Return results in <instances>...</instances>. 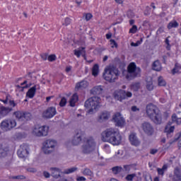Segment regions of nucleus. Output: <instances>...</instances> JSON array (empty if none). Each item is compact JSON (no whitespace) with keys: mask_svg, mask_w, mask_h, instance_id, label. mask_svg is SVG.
<instances>
[{"mask_svg":"<svg viewBox=\"0 0 181 181\" xmlns=\"http://www.w3.org/2000/svg\"><path fill=\"white\" fill-rule=\"evenodd\" d=\"M131 97H132V93L125 90H120L115 95V100H118L119 101L131 98Z\"/></svg>","mask_w":181,"mask_h":181,"instance_id":"ddd939ff","label":"nucleus"},{"mask_svg":"<svg viewBox=\"0 0 181 181\" xmlns=\"http://www.w3.org/2000/svg\"><path fill=\"white\" fill-rule=\"evenodd\" d=\"M100 98L94 96L86 100L84 107L85 108H88V114H94L100 108Z\"/></svg>","mask_w":181,"mask_h":181,"instance_id":"39448f33","label":"nucleus"},{"mask_svg":"<svg viewBox=\"0 0 181 181\" xmlns=\"http://www.w3.org/2000/svg\"><path fill=\"white\" fill-rule=\"evenodd\" d=\"M41 57H42V60H47V59H48L47 54H41Z\"/></svg>","mask_w":181,"mask_h":181,"instance_id":"e2e57ef3","label":"nucleus"},{"mask_svg":"<svg viewBox=\"0 0 181 181\" xmlns=\"http://www.w3.org/2000/svg\"><path fill=\"white\" fill-rule=\"evenodd\" d=\"M101 140L103 142H109L112 145L118 146L122 141V136L118 130L114 128H109L101 133Z\"/></svg>","mask_w":181,"mask_h":181,"instance_id":"f257e3e1","label":"nucleus"},{"mask_svg":"<svg viewBox=\"0 0 181 181\" xmlns=\"http://www.w3.org/2000/svg\"><path fill=\"white\" fill-rule=\"evenodd\" d=\"M177 138L175 139L176 141H177L178 139H180L181 138V132L178 134H176Z\"/></svg>","mask_w":181,"mask_h":181,"instance_id":"774afa93","label":"nucleus"},{"mask_svg":"<svg viewBox=\"0 0 181 181\" xmlns=\"http://www.w3.org/2000/svg\"><path fill=\"white\" fill-rule=\"evenodd\" d=\"M9 98H11V95H7L6 97V100H2L4 104H8V101L10 107H16V105H17L16 103H15L14 100H9Z\"/></svg>","mask_w":181,"mask_h":181,"instance_id":"a878e982","label":"nucleus"},{"mask_svg":"<svg viewBox=\"0 0 181 181\" xmlns=\"http://www.w3.org/2000/svg\"><path fill=\"white\" fill-rule=\"evenodd\" d=\"M112 121L115 123V127L122 128L125 125V119L122 117V115L119 112H116L112 115Z\"/></svg>","mask_w":181,"mask_h":181,"instance_id":"f8f14e48","label":"nucleus"},{"mask_svg":"<svg viewBox=\"0 0 181 181\" xmlns=\"http://www.w3.org/2000/svg\"><path fill=\"white\" fill-rule=\"evenodd\" d=\"M82 173L84 176L93 177V175H94V173L90 170V168H85Z\"/></svg>","mask_w":181,"mask_h":181,"instance_id":"f704fd0d","label":"nucleus"},{"mask_svg":"<svg viewBox=\"0 0 181 181\" xmlns=\"http://www.w3.org/2000/svg\"><path fill=\"white\" fill-rule=\"evenodd\" d=\"M102 93L103 88L101 86H95L90 90V93L93 95H100V94H102Z\"/></svg>","mask_w":181,"mask_h":181,"instance_id":"5701e85b","label":"nucleus"},{"mask_svg":"<svg viewBox=\"0 0 181 181\" xmlns=\"http://www.w3.org/2000/svg\"><path fill=\"white\" fill-rule=\"evenodd\" d=\"M56 114H57L56 107H49L43 111L42 118H45V119H50V118H53V117L56 115Z\"/></svg>","mask_w":181,"mask_h":181,"instance_id":"4468645a","label":"nucleus"},{"mask_svg":"<svg viewBox=\"0 0 181 181\" xmlns=\"http://www.w3.org/2000/svg\"><path fill=\"white\" fill-rule=\"evenodd\" d=\"M101 140L103 142H109L112 145L118 146L122 141V136L118 130L114 128H109L101 133Z\"/></svg>","mask_w":181,"mask_h":181,"instance_id":"f03ea898","label":"nucleus"},{"mask_svg":"<svg viewBox=\"0 0 181 181\" xmlns=\"http://www.w3.org/2000/svg\"><path fill=\"white\" fill-rule=\"evenodd\" d=\"M99 66L98 64H95L92 69V74L94 76V77H97L98 76L99 73Z\"/></svg>","mask_w":181,"mask_h":181,"instance_id":"7c9ffc66","label":"nucleus"},{"mask_svg":"<svg viewBox=\"0 0 181 181\" xmlns=\"http://www.w3.org/2000/svg\"><path fill=\"white\" fill-rule=\"evenodd\" d=\"M127 73L126 78L132 80V78L141 76V69L136 67L135 62H131L127 66Z\"/></svg>","mask_w":181,"mask_h":181,"instance_id":"0eeeda50","label":"nucleus"},{"mask_svg":"<svg viewBox=\"0 0 181 181\" xmlns=\"http://www.w3.org/2000/svg\"><path fill=\"white\" fill-rule=\"evenodd\" d=\"M166 169H168V165H164L162 167V168H158L157 172H158V175L163 176V175L165 174V170H166Z\"/></svg>","mask_w":181,"mask_h":181,"instance_id":"4c0bfd02","label":"nucleus"},{"mask_svg":"<svg viewBox=\"0 0 181 181\" xmlns=\"http://www.w3.org/2000/svg\"><path fill=\"white\" fill-rule=\"evenodd\" d=\"M83 16L85 18L86 22H88V21L93 18V14H91V13H84Z\"/></svg>","mask_w":181,"mask_h":181,"instance_id":"79ce46f5","label":"nucleus"},{"mask_svg":"<svg viewBox=\"0 0 181 181\" xmlns=\"http://www.w3.org/2000/svg\"><path fill=\"white\" fill-rule=\"evenodd\" d=\"M146 113L147 117L156 125H160L162 124V112L156 105L152 103L148 104L146 107Z\"/></svg>","mask_w":181,"mask_h":181,"instance_id":"7ed1b4c3","label":"nucleus"},{"mask_svg":"<svg viewBox=\"0 0 181 181\" xmlns=\"http://www.w3.org/2000/svg\"><path fill=\"white\" fill-rule=\"evenodd\" d=\"M43 175L45 176V177H46L47 179L50 177V174L48 172L44 171L43 173Z\"/></svg>","mask_w":181,"mask_h":181,"instance_id":"0e129e2a","label":"nucleus"},{"mask_svg":"<svg viewBox=\"0 0 181 181\" xmlns=\"http://www.w3.org/2000/svg\"><path fill=\"white\" fill-rule=\"evenodd\" d=\"M77 101H78V95L74 93L69 100L70 107H76V103H77Z\"/></svg>","mask_w":181,"mask_h":181,"instance_id":"bb28decb","label":"nucleus"},{"mask_svg":"<svg viewBox=\"0 0 181 181\" xmlns=\"http://www.w3.org/2000/svg\"><path fill=\"white\" fill-rule=\"evenodd\" d=\"M172 121L173 122H176L177 125H180L181 124V118H177V116H176V114L173 115Z\"/></svg>","mask_w":181,"mask_h":181,"instance_id":"ea45409f","label":"nucleus"},{"mask_svg":"<svg viewBox=\"0 0 181 181\" xmlns=\"http://www.w3.org/2000/svg\"><path fill=\"white\" fill-rule=\"evenodd\" d=\"M41 130V134L42 136H47V134H49V127L47 126H42L40 127Z\"/></svg>","mask_w":181,"mask_h":181,"instance_id":"2f4dec72","label":"nucleus"},{"mask_svg":"<svg viewBox=\"0 0 181 181\" xmlns=\"http://www.w3.org/2000/svg\"><path fill=\"white\" fill-rule=\"evenodd\" d=\"M16 127V121L13 119H5L1 123V128L3 131H11Z\"/></svg>","mask_w":181,"mask_h":181,"instance_id":"9b49d317","label":"nucleus"},{"mask_svg":"<svg viewBox=\"0 0 181 181\" xmlns=\"http://www.w3.org/2000/svg\"><path fill=\"white\" fill-rule=\"evenodd\" d=\"M158 81V86L160 87H165V86H166V81H165V79H163V77L159 76Z\"/></svg>","mask_w":181,"mask_h":181,"instance_id":"58836bf2","label":"nucleus"},{"mask_svg":"<svg viewBox=\"0 0 181 181\" xmlns=\"http://www.w3.org/2000/svg\"><path fill=\"white\" fill-rule=\"evenodd\" d=\"M110 45L112 48L118 47V44L117 43V42H115V40H110Z\"/></svg>","mask_w":181,"mask_h":181,"instance_id":"3c124183","label":"nucleus"},{"mask_svg":"<svg viewBox=\"0 0 181 181\" xmlns=\"http://www.w3.org/2000/svg\"><path fill=\"white\" fill-rule=\"evenodd\" d=\"M112 37V33H109L106 34V39H107V40L111 39Z\"/></svg>","mask_w":181,"mask_h":181,"instance_id":"338daca9","label":"nucleus"},{"mask_svg":"<svg viewBox=\"0 0 181 181\" xmlns=\"http://www.w3.org/2000/svg\"><path fill=\"white\" fill-rule=\"evenodd\" d=\"M176 73H179V66H177V64H175V67L172 70V74L175 75Z\"/></svg>","mask_w":181,"mask_h":181,"instance_id":"09e8293b","label":"nucleus"},{"mask_svg":"<svg viewBox=\"0 0 181 181\" xmlns=\"http://www.w3.org/2000/svg\"><path fill=\"white\" fill-rule=\"evenodd\" d=\"M110 117H111V113L108 111H103L100 112L97 118L98 122L103 124V122H105V121H108L110 119Z\"/></svg>","mask_w":181,"mask_h":181,"instance_id":"f3484780","label":"nucleus"},{"mask_svg":"<svg viewBox=\"0 0 181 181\" xmlns=\"http://www.w3.org/2000/svg\"><path fill=\"white\" fill-rule=\"evenodd\" d=\"M141 129H143L144 134L151 136V135H153L154 129L153 126L148 122H144L141 124Z\"/></svg>","mask_w":181,"mask_h":181,"instance_id":"2eb2a0df","label":"nucleus"},{"mask_svg":"<svg viewBox=\"0 0 181 181\" xmlns=\"http://www.w3.org/2000/svg\"><path fill=\"white\" fill-rule=\"evenodd\" d=\"M81 141H83V139L81 138V134L77 133L72 139V145H80Z\"/></svg>","mask_w":181,"mask_h":181,"instance_id":"4be33fe9","label":"nucleus"},{"mask_svg":"<svg viewBox=\"0 0 181 181\" xmlns=\"http://www.w3.org/2000/svg\"><path fill=\"white\" fill-rule=\"evenodd\" d=\"M85 53H86V51H84V47H81V49H79V50H77V49L74 50V54L77 57H80L81 54H84Z\"/></svg>","mask_w":181,"mask_h":181,"instance_id":"c9c22d12","label":"nucleus"},{"mask_svg":"<svg viewBox=\"0 0 181 181\" xmlns=\"http://www.w3.org/2000/svg\"><path fill=\"white\" fill-rule=\"evenodd\" d=\"M25 78L28 81V84H26L24 87H21L19 85L17 86L18 88H22V91H23L24 88H29V87L35 86L37 80V77L36 76V74H35V72H28V74L25 75Z\"/></svg>","mask_w":181,"mask_h":181,"instance_id":"1a4fd4ad","label":"nucleus"},{"mask_svg":"<svg viewBox=\"0 0 181 181\" xmlns=\"http://www.w3.org/2000/svg\"><path fill=\"white\" fill-rule=\"evenodd\" d=\"M177 26H179V23H177L176 21H173L168 23L167 28L168 29L170 30L173 28H177Z\"/></svg>","mask_w":181,"mask_h":181,"instance_id":"72a5a7b5","label":"nucleus"},{"mask_svg":"<svg viewBox=\"0 0 181 181\" xmlns=\"http://www.w3.org/2000/svg\"><path fill=\"white\" fill-rule=\"evenodd\" d=\"M152 69L156 71H160L162 70V64H160V62H159V60L155 61L152 64Z\"/></svg>","mask_w":181,"mask_h":181,"instance_id":"393cba45","label":"nucleus"},{"mask_svg":"<svg viewBox=\"0 0 181 181\" xmlns=\"http://www.w3.org/2000/svg\"><path fill=\"white\" fill-rule=\"evenodd\" d=\"M36 90H40V85L36 84L31 87L27 92L26 95L28 98H33L36 94Z\"/></svg>","mask_w":181,"mask_h":181,"instance_id":"6ab92c4d","label":"nucleus"},{"mask_svg":"<svg viewBox=\"0 0 181 181\" xmlns=\"http://www.w3.org/2000/svg\"><path fill=\"white\" fill-rule=\"evenodd\" d=\"M141 45V42L136 41V42H132L131 46H133L134 47H137V46H139Z\"/></svg>","mask_w":181,"mask_h":181,"instance_id":"13d9d810","label":"nucleus"},{"mask_svg":"<svg viewBox=\"0 0 181 181\" xmlns=\"http://www.w3.org/2000/svg\"><path fill=\"white\" fill-rule=\"evenodd\" d=\"M86 177H83V176H78L77 177H76V181H86Z\"/></svg>","mask_w":181,"mask_h":181,"instance_id":"bf43d9fd","label":"nucleus"},{"mask_svg":"<svg viewBox=\"0 0 181 181\" xmlns=\"http://www.w3.org/2000/svg\"><path fill=\"white\" fill-rule=\"evenodd\" d=\"M83 145L81 146V151L82 153L88 155L95 150V141L93 137H85L83 139Z\"/></svg>","mask_w":181,"mask_h":181,"instance_id":"423d86ee","label":"nucleus"},{"mask_svg":"<svg viewBox=\"0 0 181 181\" xmlns=\"http://www.w3.org/2000/svg\"><path fill=\"white\" fill-rule=\"evenodd\" d=\"M71 23V19L70 18H66L64 22L62 23L64 26H69Z\"/></svg>","mask_w":181,"mask_h":181,"instance_id":"c03bdc74","label":"nucleus"},{"mask_svg":"<svg viewBox=\"0 0 181 181\" xmlns=\"http://www.w3.org/2000/svg\"><path fill=\"white\" fill-rule=\"evenodd\" d=\"M139 88H141V83L139 82H135L130 85V90H132V91H139Z\"/></svg>","mask_w":181,"mask_h":181,"instance_id":"cd10ccee","label":"nucleus"},{"mask_svg":"<svg viewBox=\"0 0 181 181\" xmlns=\"http://www.w3.org/2000/svg\"><path fill=\"white\" fill-rule=\"evenodd\" d=\"M4 156H6V151L0 146V158H4Z\"/></svg>","mask_w":181,"mask_h":181,"instance_id":"49530a36","label":"nucleus"},{"mask_svg":"<svg viewBox=\"0 0 181 181\" xmlns=\"http://www.w3.org/2000/svg\"><path fill=\"white\" fill-rule=\"evenodd\" d=\"M57 59L56 54H51L48 56L47 60L49 62H54Z\"/></svg>","mask_w":181,"mask_h":181,"instance_id":"8fccbe9b","label":"nucleus"},{"mask_svg":"<svg viewBox=\"0 0 181 181\" xmlns=\"http://www.w3.org/2000/svg\"><path fill=\"white\" fill-rule=\"evenodd\" d=\"M146 88L148 90V91H152L153 90V84L152 82H148L146 84Z\"/></svg>","mask_w":181,"mask_h":181,"instance_id":"de8ad7c7","label":"nucleus"},{"mask_svg":"<svg viewBox=\"0 0 181 181\" xmlns=\"http://www.w3.org/2000/svg\"><path fill=\"white\" fill-rule=\"evenodd\" d=\"M75 2L77 4L78 8H80V5H81L83 1H81V0H76Z\"/></svg>","mask_w":181,"mask_h":181,"instance_id":"69168bd1","label":"nucleus"},{"mask_svg":"<svg viewBox=\"0 0 181 181\" xmlns=\"http://www.w3.org/2000/svg\"><path fill=\"white\" fill-rule=\"evenodd\" d=\"M150 153L151 155H155L156 153H158V149L153 148L150 151Z\"/></svg>","mask_w":181,"mask_h":181,"instance_id":"052dcab7","label":"nucleus"},{"mask_svg":"<svg viewBox=\"0 0 181 181\" xmlns=\"http://www.w3.org/2000/svg\"><path fill=\"white\" fill-rule=\"evenodd\" d=\"M119 76V71L115 65L110 64L105 69L103 77L106 81L114 83Z\"/></svg>","mask_w":181,"mask_h":181,"instance_id":"20e7f679","label":"nucleus"},{"mask_svg":"<svg viewBox=\"0 0 181 181\" xmlns=\"http://www.w3.org/2000/svg\"><path fill=\"white\" fill-rule=\"evenodd\" d=\"M52 176L55 179L60 177V170L59 168H52Z\"/></svg>","mask_w":181,"mask_h":181,"instance_id":"c85d7f7f","label":"nucleus"},{"mask_svg":"<svg viewBox=\"0 0 181 181\" xmlns=\"http://www.w3.org/2000/svg\"><path fill=\"white\" fill-rule=\"evenodd\" d=\"M28 172H30L31 173H35L37 172V170L35 168H29L27 169Z\"/></svg>","mask_w":181,"mask_h":181,"instance_id":"4d7b16f0","label":"nucleus"},{"mask_svg":"<svg viewBox=\"0 0 181 181\" xmlns=\"http://www.w3.org/2000/svg\"><path fill=\"white\" fill-rule=\"evenodd\" d=\"M127 16L128 18H134V16H135V14L134 13V12H132V11H129L127 12Z\"/></svg>","mask_w":181,"mask_h":181,"instance_id":"6e6d98bb","label":"nucleus"},{"mask_svg":"<svg viewBox=\"0 0 181 181\" xmlns=\"http://www.w3.org/2000/svg\"><path fill=\"white\" fill-rule=\"evenodd\" d=\"M87 87H88V82H87L86 81H82L76 83L75 88L76 90H79V88L83 90V88H87Z\"/></svg>","mask_w":181,"mask_h":181,"instance_id":"b1692460","label":"nucleus"},{"mask_svg":"<svg viewBox=\"0 0 181 181\" xmlns=\"http://www.w3.org/2000/svg\"><path fill=\"white\" fill-rule=\"evenodd\" d=\"M29 149V146L26 144H23L20 146V148L17 151V154L19 156V158H26L28 155H29V151H28Z\"/></svg>","mask_w":181,"mask_h":181,"instance_id":"dca6fc26","label":"nucleus"},{"mask_svg":"<svg viewBox=\"0 0 181 181\" xmlns=\"http://www.w3.org/2000/svg\"><path fill=\"white\" fill-rule=\"evenodd\" d=\"M174 175H175V177L177 179V180L181 181V173H180V170H179L178 168L175 169Z\"/></svg>","mask_w":181,"mask_h":181,"instance_id":"a19ab883","label":"nucleus"},{"mask_svg":"<svg viewBox=\"0 0 181 181\" xmlns=\"http://www.w3.org/2000/svg\"><path fill=\"white\" fill-rule=\"evenodd\" d=\"M78 169V168H77L76 167H73V168L64 170L63 173L64 175H70V173H74V172H77Z\"/></svg>","mask_w":181,"mask_h":181,"instance_id":"c756f323","label":"nucleus"},{"mask_svg":"<svg viewBox=\"0 0 181 181\" xmlns=\"http://www.w3.org/2000/svg\"><path fill=\"white\" fill-rule=\"evenodd\" d=\"M66 104H67V100L66 98H62L61 101L59 102L60 107H64L66 106Z\"/></svg>","mask_w":181,"mask_h":181,"instance_id":"a18cd8bd","label":"nucleus"},{"mask_svg":"<svg viewBox=\"0 0 181 181\" xmlns=\"http://www.w3.org/2000/svg\"><path fill=\"white\" fill-rule=\"evenodd\" d=\"M123 153L121 151H118L114 156L115 159H121L122 158Z\"/></svg>","mask_w":181,"mask_h":181,"instance_id":"37998d69","label":"nucleus"},{"mask_svg":"<svg viewBox=\"0 0 181 181\" xmlns=\"http://www.w3.org/2000/svg\"><path fill=\"white\" fill-rule=\"evenodd\" d=\"M136 30H138V27H136V25H133L129 30V33H136Z\"/></svg>","mask_w":181,"mask_h":181,"instance_id":"603ef678","label":"nucleus"},{"mask_svg":"<svg viewBox=\"0 0 181 181\" xmlns=\"http://www.w3.org/2000/svg\"><path fill=\"white\" fill-rule=\"evenodd\" d=\"M11 111H13V108L12 107H6L5 106L0 107V115L1 117H6Z\"/></svg>","mask_w":181,"mask_h":181,"instance_id":"412c9836","label":"nucleus"},{"mask_svg":"<svg viewBox=\"0 0 181 181\" xmlns=\"http://www.w3.org/2000/svg\"><path fill=\"white\" fill-rule=\"evenodd\" d=\"M13 115L18 119V121H21V122H23L25 121H30L33 117L32 116V114L28 112H23V111H16L13 113Z\"/></svg>","mask_w":181,"mask_h":181,"instance_id":"9d476101","label":"nucleus"},{"mask_svg":"<svg viewBox=\"0 0 181 181\" xmlns=\"http://www.w3.org/2000/svg\"><path fill=\"white\" fill-rule=\"evenodd\" d=\"M41 131L40 127H35L33 130V134L35 135V136H43Z\"/></svg>","mask_w":181,"mask_h":181,"instance_id":"473e14b6","label":"nucleus"},{"mask_svg":"<svg viewBox=\"0 0 181 181\" xmlns=\"http://www.w3.org/2000/svg\"><path fill=\"white\" fill-rule=\"evenodd\" d=\"M112 170L114 175H118V173H121L122 170V167L120 166H115L112 168Z\"/></svg>","mask_w":181,"mask_h":181,"instance_id":"e433bc0d","label":"nucleus"},{"mask_svg":"<svg viewBox=\"0 0 181 181\" xmlns=\"http://www.w3.org/2000/svg\"><path fill=\"white\" fill-rule=\"evenodd\" d=\"M57 146V141L53 139H47L43 144L42 151L45 155H50L54 152V148Z\"/></svg>","mask_w":181,"mask_h":181,"instance_id":"6e6552de","label":"nucleus"},{"mask_svg":"<svg viewBox=\"0 0 181 181\" xmlns=\"http://www.w3.org/2000/svg\"><path fill=\"white\" fill-rule=\"evenodd\" d=\"M134 177H135V174H130L126 177V179L127 180L132 181Z\"/></svg>","mask_w":181,"mask_h":181,"instance_id":"864d4df0","label":"nucleus"},{"mask_svg":"<svg viewBox=\"0 0 181 181\" xmlns=\"http://www.w3.org/2000/svg\"><path fill=\"white\" fill-rule=\"evenodd\" d=\"M12 179H16L18 180H22L25 179V176H23V175L13 176V177H12Z\"/></svg>","mask_w":181,"mask_h":181,"instance_id":"5fc2aeb1","label":"nucleus"},{"mask_svg":"<svg viewBox=\"0 0 181 181\" xmlns=\"http://www.w3.org/2000/svg\"><path fill=\"white\" fill-rule=\"evenodd\" d=\"M132 111H133V112H136V111H139V108H138L136 106H132Z\"/></svg>","mask_w":181,"mask_h":181,"instance_id":"680f3d73","label":"nucleus"},{"mask_svg":"<svg viewBox=\"0 0 181 181\" xmlns=\"http://www.w3.org/2000/svg\"><path fill=\"white\" fill-rule=\"evenodd\" d=\"M172 125V122H169L168 125L165 128L164 132H165L168 138L172 137V134H173V132L175 131V126H170Z\"/></svg>","mask_w":181,"mask_h":181,"instance_id":"aec40b11","label":"nucleus"},{"mask_svg":"<svg viewBox=\"0 0 181 181\" xmlns=\"http://www.w3.org/2000/svg\"><path fill=\"white\" fill-rule=\"evenodd\" d=\"M129 139L131 145L133 146H139V145H141V141H139V139L136 136V133H131L129 136Z\"/></svg>","mask_w":181,"mask_h":181,"instance_id":"a211bd4d","label":"nucleus"}]
</instances>
